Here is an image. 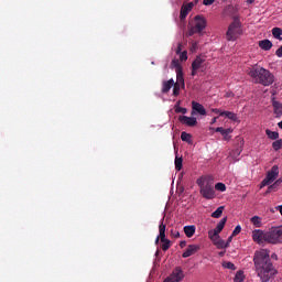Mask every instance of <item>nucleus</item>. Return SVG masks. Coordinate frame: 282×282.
<instances>
[{"instance_id": "obj_56", "label": "nucleus", "mask_w": 282, "mask_h": 282, "mask_svg": "<svg viewBox=\"0 0 282 282\" xmlns=\"http://www.w3.org/2000/svg\"><path fill=\"white\" fill-rule=\"evenodd\" d=\"M199 2V0H195V3H198Z\"/></svg>"}, {"instance_id": "obj_27", "label": "nucleus", "mask_w": 282, "mask_h": 282, "mask_svg": "<svg viewBox=\"0 0 282 282\" xmlns=\"http://www.w3.org/2000/svg\"><path fill=\"white\" fill-rule=\"evenodd\" d=\"M208 237L213 241H216V239H219V232H217L215 229L208 231Z\"/></svg>"}, {"instance_id": "obj_34", "label": "nucleus", "mask_w": 282, "mask_h": 282, "mask_svg": "<svg viewBox=\"0 0 282 282\" xmlns=\"http://www.w3.org/2000/svg\"><path fill=\"white\" fill-rule=\"evenodd\" d=\"M215 189L216 191H220V193H226V184H224V183H216Z\"/></svg>"}, {"instance_id": "obj_39", "label": "nucleus", "mask_w": 282, "mask_h": 282, "mask_svg": "<svg viewBox=\"0 0 282 282\" xmlns=\"http://www.w3.org/2000/svg\"><path fill=\"white\" fill-rule=\"evenodd\" d=\"M186 108H182L180 106H175V113H183L185 115L186 113Z\"/></svg>"}, {"instance_id": "obj_21", "label": "nucleus", "mask_w": 282, "mask_h": 282, "mask_svg": "<svg viewBox=\"0 0 282 282\" xmlns=\"http://www.w3.org/2000/svg\"><path fill=\"white\" fill-rule=\"evenodd\" d=\"M214 246H216L218 250H225V248H228V242L226 243V241H224V239L220 237L214 240Z\"/></svg>"}, {"instance_id": "obj_17", "label": "nucleus", "mask_w": 282, "mask_h": 282, "mask_svg": "<svg viewBox=\"0 0 282 282\" xmlns=\"http://www.w3.org/2000/svg\"><path fill=\"white\" fill-rule=\"evenodd\" d=\"M175 85V80L169 79L162 83V94H169L172 89V87Z\"/></svg>"}, {"instance_id": "obj_31", "label": "nucleus", "mask_w": 282, "mask_h": 282, "mask_svg": "<svg viewBox=\"0 0 282 282\" xmlns=\"http://www.w3.org/2000/svg\"><path fill=\"white\" fill-rule=\"evenodd\" d=\"M172 87H173L172 96L177 98V96H180V89H182V86L174 84Z\"/></svg>"}, {"instance_id": "obj_44", "label": "nucleus", "mask_w": 282, "mask_h": 282, "mask_svg": "<svg viewBox=\"0 0 282 282\" xmlns=\"http://www.w3.org/2000/svg\"><path fill=\"white\" fill-rule=\"evenodd\" d=\"M275 54L279 58H282V45L275 51Z\"/></svg>"}, {"instance_id": "obj_2", "label": "nucleus", "mask_w": 282, "mask_h": 282, "mask_svg": "<svg viewBox=\"0 0 282 282\" xmlns=\"http://www.w3.org/2000/svg\"><path fill=\"white\" fill-rule=\"evenodd\" d=\"M248 74L250 78H252L253 83L263 85L264 87H270V85L274 83V75L261 66H252L249 68Z\"/></svg>"}, {"instance_id": "obj_18", "label": "nucleus", "mask_w": 282, "mask_h": 282, "mask_svg": "<svg viewBox=\"0 0 282 282\" xmlns=\"http://www.w3.org/2000/svg\"><path fill=\"white\" fill-rule=\"evenodd\" d=\"M185 236L191 239V237H193L195 235V231L197 230V228L195 227V225H189V226H185L183 228Z\"/></svg>"}, {"instance_id": "obj_10", "label": "nucleus", "mask_w": 282, "mask_h": 282, "mask_svg": "<svg viewBox=\"0 0 282 282\" xmlns=\"http://www.w3.org/2000/svg\"><path fill=\"white\" fill-rule=\"evenodd\" d=\"M184 270L182 267H175L172 273L163 282H183L184 281Z\"/></svg>"}, {"instance_id": "obj_23", "label": "nucleus", "mask_w": 282, "mask_h": 282, "mask_svg": "<svg viewBox=\"0 0 282 282\" xmlns=\"http://www.w3.org/2000/svg\"><path fill=\"white\" fill-rule=\"evenodd\" d=\"M265 133L270 140H279V132L267 129Z\"/></svg>"}, {"instance_id": "obj_49", "label": "nucleus", "mask_w": 282, "mask_h": 282, "mask_svg": "<svg viewBox=\"0 0 282 282\" xmlns=\"http://www.w3.org/2000/svg\"><path fill=\"white\" fill-rule=\"evenodd\" d=\"M212 111H213L214 113H219V115L221 113V110H219V109H217V108H213Z\"/></svg>"}, {"instance_id": "obj_37", "label": "nucleus", "mask_w": 282, "mask_h": 282, "mask_svg": "<svg viewBox=\"0 0 282 282\" xmlns=\"http://www.w3.org/2000/svg\"><path fill=\"white\" fill-rule=\"evenodd\" d=\"M172 67H175L176 73L178 69H182V65H180V61L178 59H173L172 61Z\"/></svg>"}, {"instance_id": "obj_14", "label": "nucleus", "mask_w": 282, "mask_h": 282, "mask_svg": "<svg viewBox=\"0 0 282 282\" xmlns=\"http://www.w3.org/2000/svg\"><path fill=\"white\" fill-rule=\"evenodd\" d=\"M178 120L182 124H186L187 127H197V118L195 117L180 116Z\"/></svg>"}, {"instance_id": "obj_15", "label": "nucleus", "mask_w": 282, "mask_h": 282, "mask_svg": "<svg viewBox=\"0 0 282 282\" xmlns=\"http://www.w3.org/2000/svg\"><path fill=\"white\" fill-rule=\"evenodd\" d=\"M216 133H220L223 135V140H225L226 142H229L230 138H232L230 135V133H232V128H228V129H224V127H218L215 129Z\"/></svg>"}, {"instance_id": "obj_51", "label": "nucleus", "mask_w": 282, "mask_h": 282, "mask_svg": "<svg viewBox=\"0 0 282 282\" xmlns=\"http://www.w3.org/2000/svg\"><path fill=\"white\" fill-rule=\"evenodd\" d=\"M217 118H219V117H214V118L212 119V121H210V124H215V123L217 122Z\"/></svg>"}, {"instance_id": "obj_36", "label": "nucleus", "mask_w": 282, "mask_h": 282, "mask_svg": "<svg viewBox=\"0 0 282 282\" xmlns=\"http://www.w3.org/2000/svg\"><path fill=\"white\" fill-rule=\"evenodd\" d=\"M226 118H228L229 120H232L234 122H237V113L235 112L227 111Z\"/></svg>"}, {"instance_id": "obj_25", "label": "nucleus", "mask_w": 282, "mask_h": 282, "mask_svg": "<svg viewBox=\"0 0 282 282\" xmlns=\"http://www.w3.org/2000/svg\"><path fill=\"white\" fill-rule=\"evenodd\" d=\"M224 215V206L218 207L214 213H212V217L214 219H219Z\"/></svg>"}, {"instance_id": "obj_16", "label": "nucleus", "mask_w": 282, "mask_h": 282, "mask_svg": "<svg viewBox=\"0 0 282 282\" xmlns=\"http://www.w3.org/2000/svg\"><path fill=\"white\" fill-rule=\"evenodd\" d=\"M174 85L181 86L182 89L186 88V84L184 82V70H182L181 68L177 69L176 82L174 83Z\"/></svg>"}, {"instance_id": "obj_24", "label": "nucleus", "mask_w": 282, "mask_h": 282, "mask_svg": "<svg viewBox=\"0 0 282 282\" xmlns=\"http://www.w3.org/2000/svg\"><path fill=\"white\" fill-rule=\"evenodd\" d=\"M251 224L256 227V228H261L262 224H261V217L259 216H253L250 218Z\"/></svg>"}, {"instance_id": "obj_3", "label": "nucleus", "mask_w": 282, "mask_h": 282, "mask_svg": "<svg viewBox=\"0 0 282 282\" xmlns=\"http://www.w3.org/2000/svg\"><path fill=\"white\" fill-rule=\"evenodd\" d=\"M196 184L199 187V193L204 199H215V197H217L215 194V185L209 177H199L197 178Z\"/></svg>"}, {"instance_id": "obj_54", "label": "nucleus", "mask_w": 282, "mask_h": 282, "mask_svg": "<svg viewBox=\"0 0 282 282\" xmlns=\"http://www.w3.org/2000/svg\"><path fill=\"white\" fill-rule=\"evenodd\" d=\"M218 254L219 257H224V254H226V251H220Z\"/></svg>"}, {"instance_id": "obj_22", "label": "nucleus", "mask_w": 282, "mask_h": 282, "mask_svg": "<svg viewBox=\"0 0 282 282\" xmlns=\"http://www.w3.org/2000/svg\"><path fill=\"white\" fill-rule=\"evenodd\" d=\"M226 221H228V217H224L216 226V228L214 229L216 232H221V230H224L225 226H226Z\"/></svg>"}, {"instance_id": "obj_40", "label": "nucleus", "mask_w": 282, "mask_h": 282, "mask_svg": "<svg viewBox=\"0 0 282 282\" xmlns=\"http://www.w3.org/2000/svg\"><path fill=\"white\" fill-rule=\"evenodd\" d=\"M278 189H279L278 185H274V183H273L272 185H270L268 187L267 193H274V191H278Z\"/></svg>"}, {"instance_id": "obj_13", "label": "nucleus", "mask_w": 282, "mask_h": 282, "mask_svg": "<svg viewBox=\"0 0 282 282\" xmlns=\"http://www.w3.org/2000/svg\"><path fill=\"white\" fill-rule=\"evenodd\" d=\"M192 116H195V113H198V116H206V108L197 101H192Z\"/></svg>"}, {"instance_id": "obj_53", "label": "nucleus", "mask_w": 282, "mask_h": 282, "mask_svg": "<svg viewBox=\"0 0 282 282\" xmlns=\"http://www.w3.org/2000/svg\"><path fill=\"white\" fill-rule=\"evenodd\" d=\"M160 234H159V236L156 237V239H155V243H159L160 242Z\"/></svg>"}, {"instance_id": "obj_6", "label": "nucleus", "mask_w": 282, "mask_h": 282, "mask_svg": "<svg viewBox=\"0 0 282 282\" xmlns=\"http://www.w3.org/2000/svg\"><path fill=\"white\" fill-rule=\"evenodd\" d=\"M252 239L259 246H265V243H270L269 232L261 229H254L252 231Z\"/></svg>"}, {"instance_id": "obj_30", "label": "nucleus", "mask_w": 282, "mask_h": 282, "mask_svg": "<svg viewBox=\"0 0 282 282\" xmlns=\"http://www.w3.org/2000/svg\"><path fill=\"white\" fill-rule=\"evenodd\" d=\"M174 163H175L176 171H182L183 159L180 156H176Z\"/></svg>"}, {"instance_id": "obj_43", "label": "nucleus", "mask_w": 282, "mask_h": 282, "mask_svg": "<svg viewBox=\"0 0 282 282\" xmlns=\"http://www.w3.org/2000/svg\"><path fill=\"white\" fill-rule=\"evenodd\" d=\"M215 3V0H203V6H213Z\"/></svg>"}, {"instance_id": "obj_41", "label": "nucleus", "mask_w": 282, "mask_h": 282, "mask_svg": "<svg viewBox=\"0 0 282 282\" xmlns=\"http://www.w3.org/2000/svg\"><path fill=\"white\" fill-rule=\"evenodd\" d=\"M241 232V227L238 225L236 226V228L232 231V237H237V235H239Z\"/></svg>"}, {"instance_id": "obj_28", "label": "nucleus", "mask_w": 282, "mask_h": 282, "mask_svg": "<svg viewBox=\"0 0 282 282\" xmlns=\"http://www.w3.org/2000/svg\"><path fill=\"white\" fill-rule=\"evenodd\" d=\"M246 279V276L243 275V271H237L234 281L235 282H243V280Z\"/></svg>"}, {"instance_id": "obj_47", "label": "nucleus", "mask_w": 282, "mask_h": 282, "mask_svg": "<svg viewBox=\"0 0 282 282\" xmlns=\"http://www.w3.org/2000/svg\"><path fill=\"white\" fill-rule=\"evenodd\" d=\"M232 237H235V236H232V234H231V236H229V238L227 239V242H225V243H228V247L232 242Z\"/></svg>"}, {"instance_id": "obj_1", "label": "nucleus", "mask_w": 282, "mask_h": 282, "mask_svg": "<svg viewBox=\"0 0 282 282\" xmlns=\"http://www.w3.org/2000/svg\"><path fill=\"white\" fill-rule=\"evenodd\" d=\"M253 263L256 268V274L259 276L261 282H268L274 274H276V269H274V264H272V260L270 259V250L260 249L254 252Z\"/></svg>"}, {"instance_id": "obj_8", "label": "nucleus", "mask_w": 282, "mask_h": 282, "mask_svg": "<svg viewBox=\"0 0 282 282\" xmlns=\"http://www.w3.org/2000/svg\"><path fill=\"white\" fill-rule=\"evenodd\" d=\"M279 177V165H273L271 170L267 173V176L261 182L260 188L270 186Z\"/></svg>"}, {"instance_id": "obj_33", "label": "nucleus", "mask_w": 282, "mask_h": 282, "mask_svg": "<svg viewBox=\"0 0 282 282\" xmlns=\"http://www.w3.org/2000/svg\"><path fill=\"white\" fill-rule=\"evenodd\" d=\"M191 133H187V132H182L181 133V140L183 141V142H191Z\"/></svg>"}, {"instance_id": "obj_38", "label": "nucleus", "mask_w": 282, "mask_h": 282, "mask_svg": "<svg viewBox=\"0 0 282 282\" xmlns=\"http://www.w3.org/2000/svg\"><path fill=\"white\" fill-rule=\"evenodd\" d=\"M180 61H188V53L186 51L180 53Z\"/></svg>"}, {"instance_id": "obj_55", "label": "nucleus", "mask_w": 282, "mask_h": 282, "mask_svg": "<svg viewBox=\"0 0 282 282\" xmlns=\"http://www.w3.org/2000/svg\"><path fill=\"white\" fill-rule=\"evenodd\" d=\"M247 3H254V0H247Z\"/></svg>"}, {"instance_id": "obj_42", "label": "nucleus", "mask_w": 282, "mask_h": 282, "mask_svg": "<svg viewBox=\"0 0 282 282\" xmlns=\"http://www.w3.org/2000/svg\"><path fill=\"white\" fill-rule=\"evenodd\" d=\"M171 237L174 239H180V231L178 230H171Z\"/></svg>"}, {"instance_id": "obj_35", "label": "nucleus", "mask_w": 282, "mask_h": 282, "mask_svg": "<svg viewBox=\"0 0 282 282\" xmlns=\"http://www.w3.org/2000/svg\"><path fill=\"white\" fill-rule=\"evenodd\" d=\"M223 268H226L227 270H237V267H235V263L228 262V261L223 263Z\"/></svg>"}, {"instance_id": "obj_12", "label": "nucleus", "mask_w": 282, "mask_h": 282, "mask_svg": "<svg viewBox=\"0 0 282 282\" xmlns=\"http://www.w3.org/2000/svg\"><path fill=\"white\" fill-rule=\"evenodd\" d=\"M199 245H188L185 252L182 254L183 259H188V257H193V254H196V252H199L200 250Z\"/></svg>"}, {"instance_id": "obj_11", "label": "nucleus", "mask_w": 282, "mask_h": 282, "mask_svg": "<svg viewBox=\"0 0 282 282\" xmlns=\"http://www.w3.org/2000/svg\"><path fill=\"white\" fill-rule=\"evenodd\" d=\"M193 8H195L194 2L184 3L181 7V13H180L181 21H184V19H186V17H188V13L191 12V10H193Z\"/></svg>"}, {"instance_id": "obj_48", "label": "nucleus", "mask_w": 282, "mask_h": 282, "mask_svg": "<svg viewBox=\"0 0 282 282\" xmlns=\"http://www.w3.org/2000/svg\"><path fill=\"white\" fill-rule=\"evenodd\" d=\"M180 247H181V248H186V240L181 241V242H180Z\"/></svg>"}, {"instance_id": "obj_7", "label": "nucleus", "mask_w": 282, "mask_h": 282, "mask_svg": "<svg viewBox=\"0 0 282 282\" xmlns=\"http://www.w3.org/2000/svg\"><path fill=\"white\" fill-rule=\"evenodd\" d=\"M192 76H197L199 69L204 72L206 69V56L198 55L192 63Z\"/></svg>"}, {"instance_id": "obj_26", "label": "nucleus", "mask_w": 282, "mask_h": 282, "mask_svg": "<svg viewBox=\"0 0 282 282\" xmlns=\"http://www.w3.org/2000/svg\"><path fill=\"white\" fill-rule=\"evenodd\" d=\"M272 34L278 41H282V30L281 28H273L272 29Z\"/></svg>"}, {"instance_id": "obj_32", "label": "nucleus", "mask_w": 282, "mask_h": 282, "mask_svg": "<svg viewBox=\"0 0 282 282\" xmlns=\"http://www.w3.org/2000/svg\"><path fill=\"white\" fill-rule=\"evenodd\" d=\"M241 148H237L235 150L231 151L230 155L231 158H234V160H237V158H239V155H241Z\"/></svg>"}, {"instance_id": "obj_52", "label": "nucleus", "mask_w": 282, "mask_h": 282, "mask_svg": "<svg viewBox=\"0 0 282 282\" xmlns=\"http://www.w3.org/2000/svg\"><path fill=\"white\" fill-rule=\"evenodd\" d=\"M227 113H228V111H221V110H220V116H225V117H226Z\"/></svg>"}, {"instance_id": "obj_5", "label": "nucleus", "mask_w": 282, "mask_h": 282, "mask_svg": "<svg viewBox=\"0 0 282 282\" xmlns=\"http://www.w3.org/2000/svg\"><path fill=\"white\" fill-rule=\"evenodd\" d=\"M226 34L227 41H237V36L241 34V22L239 21V18H234V21L228 26Z\"/></svg>"}, {"instance_id": "obj_20", "label": "nucleus", "mask_w": 282, "mask_h": 282, "mask_svg": "<svg viewBox=\"0 0 282 282\" xmlns=\"http://www.w3.org/2000/svg\"><path fill=\"white\" fill-rule=\"evenodd\" d=\"M272 105H273V111H274L276 118L281 117L282 116V104L279 101H273Z\"/></svg>"}, {"instance_id": "obj_50", "label": "nucleus", "mask_w": 282, "mask_h": 282, "mask_svg": "<svg viewBox=\"0 0 282 282\" xmlns=\"http://www.w3.org/2000/svg\"><path fill=\"white\" fill-rule=\"evenodd\" d=\"M275 210H279L280 212V215L282 216V205H279L275 207Z\"/></svg>"}, {"instance_id": "obj_19", "label": "nucleus", "mask_w": 282, "mask_h": 282, "mask_svg": "<svg viewBox=\"0 0 282 282\" xmlns=\"http://www.w3.org/2000/svg\"><path fill=\"white\" fill-rule=\"evenodd\" d=\"M259 47L264 50V52H269V50H272V42L270 40H262L259 42Z\"/></svg>"}, {"instance_id": "obj_29", "label": "nucleus", "mask_w": 282, "mask_h": 282, "mask_svg": "<svg viewBox=\"0 0 282 282\" xmlns=\"http://www.w3.org/2000/svg\"><path fill=\"white\" fill-rule=\"evenodd\" d=\"M272 149L274 151H281V149H282V140L281 139H279V140L275 139V141L272 143Z\"/></svg>"}, {"instance_id": "obj_46", "label": "nucleus", "mask_w": 282, "mask_h": 282, "mask_svg": "<svg viewBox=\"0 0 282 282\" xmlns=\"http://www.w3.org/2000/svg\"><path fill=\"white\" fill-rule=\"evenodd\" d=\"M281 183H282V178H279V180H276L273 184H274V186L280 187V186H281Z\"/></svg>"}, {"instance_id": "obj_45", "label": "nucleus", "mask_w": 282, "mask_h": 282, "mask_svg": "<svg viewBox=\"0 0 282 282\" xmlns=\"http://www.w3.org/2000/svg\"><path fill=\"white\" fill-rule=\"evenodd\" d=\"M176 54H182V43L177 44Z\"/></svg>"}, {"instance_id": "obj_9", "label": "nucleus", "mask_w": 282, "mask_h": 282, "mask_svg": "<svg viewBox=\"0 0 282 282\" xmlns=\"http://www.w3.org/2000/svg\"><path fill=\"white\" fill-rule=\"evenodd\" d=\"M159 232L160 239L162 245V250L166 252L169 248H171V240L166 239V225H164V219H162L161 224L159 225Z\"/></svg>"}, {"instance_id": "obj_4", "label": "nucleus", "mask_w": 282, "mask_h": 282, "mask_svg": "<svg viewBox=\"0 0 282 282\" xmlns=\"http://www.w3.org/2000/svg\"><path fill=\"white\" fill-rule=\"evenodd\" d=\"M207 21L204 15H196L194 18V25L189 28L187 36H193L194 34H202L206 30Z\"/></svg>"}]
</instances>
